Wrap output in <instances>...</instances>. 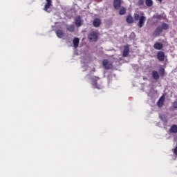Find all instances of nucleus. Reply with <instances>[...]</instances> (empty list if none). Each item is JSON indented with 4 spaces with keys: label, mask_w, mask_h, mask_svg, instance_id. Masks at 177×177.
Instances as JSON below:
<instances>
[{
    "label": "nucleus",
    "mask_w": 177,
    "mask_h": 177,
    "mask_svg": "<svg viewBox=\"0 0 177 177\" xmlns=\"http://www.w3.org/2000/svg\"><path fill=\"white\" fill-rule=\"evenodd\" d=\"M169 28V26L167 24L163 23L161 26H158L155 31L153 33V35L155 37H158L160 34L162 32V30H168Z\"/></svg>",
    "instance_id": "1"
},
{
    "label": "nucleus",
    "mask_w": 177,
    "mask_h": 177,
    "mask_svg": "<svg viewBox=\"0 0 177 177\" xmlns=\"http://www.w3.org/2000/svg\"><path fill=\"white\" fill-rule=\"evenodd\" d=\"M102 66L105 70H113L114 67L113 62L109 61L107 59L102 60Z\"/></svg>",
    "instance_id": "2"
},
{
    "label": "nucleus",
    "mask_w": 177,
    "mask_h": 177,
    "mask_svg": "<svg viewBox=\"0 0 177 177\" xmlns=\"http://www.w3.org/2000/svg\"><path fill=\"white\" fill-rule=\"evenodd\" d=\"M91 85L97 89H100L102 88V82L99 77H95L91 79Z\"/></svg>",
    "instance_id": "3"
},
{
    "label": "nucleus",
    "mask_w": 177,
    "mask_h": 177,
    "mask_svg": "<svg viewBox=\"0 0 177 177\" xmlns=\"http://www.w3.org/2000/svg\"><path fill=\"white\" fill-rule=\"evenodd\" d=\"M81 63L82 66L84 68L83 71H86V70L88 68V64H89V58L88 57H82Z\"/></svg>",
    "instance_id": "4"
},
{
    "label": "nucleus",
    "mask_w": 177,
    "mask_h": 177,
    "mask_svg": "<svg viewBox=\"0 0 177 177\" xmlns=\"http://www.w3.org/2000/svg\"><path fill=\"white\" fill-rule=\"evenodd\" d=\"M98 38H99V33L96 32H92L91 33H90L89 39L90 41H92V42H97Z\"/></svg>",
    "instance_id": "5"
},
{
    "label": "nucleus",
    "mask_w": 177,
    "mask_h": 177,
    "mask_svg": "<svg viewBox=\"0 0 177 177\" xmlns=\"http://www.w3.org/2000/svg\"><path fill=\"white\" fill-rule=\"evenodd\" d=\"M84 23V21L82 20V17L81 16H77L75 19V24L76 27H81Z\"/></svg>",
    "instance_id": "6"
},
{
    "label": "nucleus",
    "mask_w": 177,
    "mask_h": 177,
    "mask_svg": "<svg viewBox=\"0 0 177 177\" xmlns=\"http://www.w3.org/2000/svg\"><path fill=\"white\" fill-rule=\"evenodd\" d=\"M138 20H139V21L138 23V26L139 28H142V27H143V26H145V23H146V20H147L146 17L142 15L140 17V19Z\"/></svg>",
    "instance_id": "7"
},
{
    "label": "nucleus",
    "mask_w": 177,
    "mask_h": 177,
    "mask_svg": "<svg viewBox=\"0 0 177 177\" xmlns=\"http://www.w3.org/2000/svg\"><path fill=\"white\" fill-rule=\"evenodd\" d=\"M157 59L159 62H164V60H165V53L162 51H158L157 53Z\"/></svg>",
    "instance_id": "8"
},
{
    "label": "nucleus",
    "mask_w": 177,
    "mask_h": 177,
    "mask_svg": "<svg viewBox=\"0 0 177 177\" xmlns=\"http://www.w3.org/2000/svg\"><path fill=\"white\" fill-rule=\"evenodd\" d=\"M102 24V19L99 18H95L93 21V27H95V28H97L100 27V25Z\"/></svg>",
    "instance_id": "9"
},
{
    "label": "nucleus",
    "mask_w": 177,
    "mask_h": 177,
    "mask_svg": "<svg viewBox=\"0 0 177 177\" xmlns=\"http://www.w3.org/2000/svg\"><path fill=\"white\" fill-rule=\"evenodd\" d=\"M129 55V46H124L123 53H122V56L123 57H128Z\"/></svg>",
    "instance_id": "10"
},
{
    "label": "nucleus",
    "mask_w": 177,
    "mask_h": 177,
    "mask_svg": "<svg viewBox=\"0 0 177 177\" xmlns=\"http://www.w3.org/2000/svg\"><path fill=\"white\" fill-rule=\"evenodd\" d=\"M154 49L156 50H161L164 48V45L160 42H156L153 45Z\"/></svg>",
    "instance_id": "11"
},
{
    "label": "nucleus",
    "mask_w": 177,
    "mask_h": 177,
    "mask_svg": "<svg viewBox=\"0 0 177 177\" xmlns=\"http://www.w3.org/2000/svg\"><path fill=\"white\" fill-rule=\"evenodd\" d=\"M164 102H165V96L162 95L157 102L158 106L159 107H162V106H164Z\"/></svg>",
    "instance_id": "12"
},
{
    "label": "nucleus",
    "mask_w": 177,
    "mask_h": 177,
    "mask_svg": "<svg viewBox=\"0 0 177 177\" xmlns=\"http://www.w3.org/2000/svg\"><path fill=\"white\" fill-rule=\"evenodd\" d=\"M114 9L118 10L121 8V0H114L113 1Z\"/></svg>",
    "instance_id": "13"
},
{
    "label": "nucleus",
    "mask_w": 177,
    "mask_h": 177,
    "mask_svg": "<svg viewBox=\"0 0 177 177\" xmlns=\"http://www.w3.org/2000/svg\"><path fill=\"white\" fill-rule=\"evenodd\" d=\"M46 3L44 6V10L45 12H48V10L50 8V6L52 5V0H46Z\"/></svg>",
    "instance_id": "14"
},
{
    "label": "nucleus",
    "mask_w": 177,
    "mask_h": 177,
    "mask_svg": "<svg viewBox=\"0 0 177 177\" xmlns=\"http://www.w3.org/2000/svg\"><path fill=\"white\" fill-rule=\"evenodd\" d=\"M73 48L77 49L80 45V38L78 37H74L73 40Z\"/></svg>",
    "instance_id": "15"
},
{
    "label": "nucleus",
    "mask_w": 177,
    "mask_h": 177,
    "mask_svg": "<svg viewBox=\"0 0 177 177\" xmlns=\"http://www.w3.org/2000/svg\"><path fill=\"white\" fill-rule=\"evenodd\" d=\"M126 21L128 24H132L134 21L133 17H132V15H127L126 18Z\"/></svg>",
    "instance_id": "16"
},
{
    "label": "nucleus",
    "mask_w": 177,
    "mask_h": 177,
    "mask_svg": "<svg viewBox=\"0 0 177 177\" xmlns=\"http://www.w3.org/2000/svg\"><path fill=\"white\" fill-rule=\"evenodd\" d=\"M66 30L69 31V32H74L75 31V26H74V25H67Z\"/></svg>",
    "instance_id": "17"
},
{
    "label": "nucleus",
    "mask_w": 177,
    "mask_h": 177,
    "mask_svg": "<svg viewBox=\"0 0 177 177\" xmlns=\"http://www.w3.org/2000/svg\"><path fill=\"white\" fill-rule=\"evenodd\" d=\"M152 77L153 80H156V81L160 80V75H158V72H157V71H152Z\"/></svg>",
    "instance_id": "18"
},
{
    "label": "nucleus",
    "mask_w": 177,
    "mask_h": 177,
    "mask_svg": "<svg viewBox=\"0 0 177 177\" xmlns=\"http://www.w3.org/2000/svg\"><path fill=\"white\" fill-rule=\"evenodd\" d=\"M169 132L171 133H177V125L173 124L169 129Z\"/></svg>",
    "instance_id": "19"
},
{
    "label": "nucleus",
    "mask_w": 177,
    "mask_h": 177,
    "mask_svg": "<svg viewBox=\"0 0 177 177\" xmlns=\"http://www.w3.org/2000/svg\"><path fill=\"white\" fill-rule=\"evenodd\" d=\"M56 35L58 38H63L64 37V33L63 32V30L59 29L56 31Z\"/></svg>",
    "instance_id": "20"
},
{
    "label": "nucleus",
    "mask_w": 177,
    "mask_h": 177,
    "mask_svg": "<svg viewBox=\"0 0 177 177\" xmlns=\"http://www.w3.org/2000/svg\"><path fill=\"white\" fill-rule=\"evenodd\" d=\"M125 13H127V8H125V7H122L120 9L119 15H120V16H122V15H125Z\"/></svg>",
    "instance_id": "21"
},
{
    "label": "nucleus",
    "mask_w": 177,
    "mask_h": 177,
    "mask_svg": "<svg viewBox=\"0 0 177 177\" xmlns=\"http://www.w3.org/2000/svg\"><path fill=\"white\" fill-rule=\"evenodd\" d=\"M145 4L148 6V8H151V6H153V0H146Z\"/></svg>",
    "instance_id": "22"
},
{
    "label": "nucleus",
    "mask_w": 177,
    "mask_h": 177,
    "mask_svg": "<svg viewBox=\"0 0 177 177\" xmlns=\"http://www.w3.org/2000/svg\"><path fill=\"white\" fill-rule=\"evenodd\" d=\"M153 17L156 19V20H162L164 19V15H154Z\"/></svg>",
    "instance_id": "23"
},
{
    "label": "nucleus",
    "mask_w": 177,
    "mask_h": 177,
    "mask_svg": "<svg viewBox=\"0 0 177 177\" xmlns=\"http://www.w3.org/2000/svg\"><path fill=\"white\" fill-rule=\"evenodd\" d=\"M133 18L136 21H138L140 19V15H139L138 13H134Z\"/></svg>",
    "instance_id": "24"
},
{
    "label": "nucleus",
    "mask_w": 177,
    "mask_h": 177,
    "mask_svg": "<svg viewBox=\"0 0 177 177\" xmlns=\"http://www.w3.org/2000/svg\"><path fill=\"white\" fill-rule=\"evenodd\" d=\"M159 73L160 77H164V75L165 74V70L164 68H160Z\"/></svg>",
    "instance_id": "25"
},
{
    "label": "nucleus",
    "mask_w": 177,
    "mask_h": 177,
    "mask_svg": "<svg viewBox=\"0 0 177 177\" xmlns=\"http://www.w3.org/2000/svg\"><path fill=\"white\" fill-rule=\"evenodd\" d=\"M145 3V0H138V6H142Z\"/></svg>",
    "instance_id": "26"
},
{
    "label": "nucleus",
    "mask_w": 177,
    "mask_h": 177,
    "mask_svg": "<svg viewBox=\"0 0 177 177\" xmlns=\"http://www.w3.org/2000/svg\"><path fill=\"white\" fill-rule=\"evenodd\" d=\"M160 118L162 121L167 122V118L165 117V115H160Z\"/></svg>",
    "instance_id": "27"
},
{
    "label": "nucleus",
    "mask_w": 177,
    "mask_h": 177,
    "mask_svg": "<svg viewBox=\"0 0 177 177\" xmlns=\"http://www.w3.org/2000/svg\"><path fill=\"white\" fill-rule=\"evenodd\" d=\"M172 106L174 107V109H177V101H174L173 103H172Z\"/></svg>",
    "instance_id": "28"
},
{
    "label": "nucleus",
    "mask_w": 177,
    "mask_h": 177,
    "mask_svg": "<svg viewBox=\"0 0 177 177\" xmlns=\"http://www.w3.org/2000/svg\"><path fill=\"white\" fill-rule=\"evenodd\" d=\"M174 153L176 156H177V147H176L175 149H174Z\"/></svg>",
    "instance_id": "29"
},
{
    "label": "nucleus",
    "mask_w": 177,
    "mask_h": 177,
    "mask_svg": "<svg viewBox=\"0 0 177 177\" xmlns=\"http://www.w3.org/2000/svg\"><path fill=\"white\" fill-rule=\"evenodd\" d=\"M158 1H159L160 2H161L162 0H158Z\"/></svg>",
    "instance_id": "30"
}]
</instances>
